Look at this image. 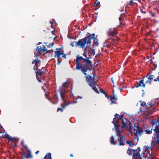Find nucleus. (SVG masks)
<instances>
[{
	"mask_svg": "<svg viewBox=\"0 0 159 159\" xmlns=\"http://www.w3.org/2000/svg\"><path fill=\"white\" fill-rule=\"evenodd\" d=\"M93 39V44L92 45L93 48H91V50L94 51L95 48L98 46L99 43L98 40L97 38V36L95 37L94 34H90L88 32L86 34L85 37L82 39L79 40L78 42H75L76 46H80L82 48H84V47L86 44L87 47L88 46L89 47L91 43V40Z\"/></svg>",
	"mask_w": 159,
	"mask_h": 159,
	"instance_id": "f257e3e1",
	"label": "nucleus"
},
{
	"mask_svg": "<svg viewBox=\"0 0 159 159\" xmlns=\"http://www.w3.org/2000/svg\"><path fill=\"white\" fill-rule=\"evenodd\" d=\"M90 57H86L84 58L82 56H77L76 57V69L80 70L85 75H87L86 72L88 70H92V62L89 60Z\"/></svg>",
	"mask_w": 159,
	"mask_h": 159,
	"instance_id": "f03ea898",
	"label": "nucleus"
},
{
	"mask_svg": "<svg viewBox=\"0 0 159 159\" xmlns=\"http://www.w3.org/2000/svg\"><path fill=\"white\" fill-rule=\"evenodd\" d=\"M141 149L139 147H138L136 150L133 149H129L127 151V153L130 155L133 154L132 159H143L140 156V152Z\"/></svg>",
	"mask_w": 159,
	"mask_h": 159,
	"instance_id": "7ed1b4c3",
	"label": "nucleus"
},
{
	"mask_svg": "<svg viewBox=\"0 0 159 159\" xmlns=\"http://www.w3.org/2000/svg\"><path fill=\"white\" fill-rule=\"evenodd\" d=\"M85 78H86V81L88 83L89 85L91 87L92 89L96 93H99V92L96 87L97 85L96 81L92 79V77L89 75H88Z\"/></svg>",
	"mask_w": 159,
	"mask_h": 159,
	"instance_id": "20e7f679",
	"label": "nucleus"
},
{
	"mask_svg": "<svg viewBox=\"0 0 159 159\" xmlns=\"http://www.w3.org/2000/svg\"><path fill=\"white\" fill-rule=\"evenodd\" d=\"M67 92V91L64 89L59 88V93L62 100L64 102L63 103L64 104L65 106H66L71 103V102H70L68 101V102H67V100L65 99L66 94Z\"/></svg>",
	"mask_w": 159,
	"mask_h": 159,
	"instance_id": "39448f33",
	"label": "nucleus"
},
{
	"mask_svg": "<svg viewBox=\"0 0 159 159\" xmlns=\"http://www.w3.org/2000/svg\"><path fill=\"white\" fill-rule=\"evenodd\" d=\"M39 61L38 59H35L32 61V64H35V66L34 67V69L35 70V72L36 74V78L39 82H40V78L39 77L40 76V70L38 69V67L37 64L39 62Z\"/></svg>",
	"mask_w": 159,
	"mask_h": 159,
	"instance_id": "423d86ee",
	"label": "nucleus"
},
{
	"mask_svg": "<svg viewBox=\"0 0 159 159\" xmlns=\"http://www.w3.org/2000/svg\"><path fill=\"white\" fill-rule=\"evenodd\" d=\"M134 132L136 135H141L143 134V130L142 127H140L138 124H136L133 128Z\"/></svg>",
	"mask_w": 159,
	"mask_h": 159,
	"instance_id": "0eeeda50",
	"label": "nucleus"
},
{
	"mask_svg": "<svg viewBox=\"0 0 159 159\" xmlns=\"http://www.w3.org/2000/svg\"><path fill=\"white\" fill-rule=\"evenodd\" d=\"M124 115L123 114L120 115V117L121 118L122 125L121 126L122 128H128V124L130 125L131 123L129 121H128L126 119L124 118Z\"/></svg>",
	"mask_w": 159,
	"mask_h": 159,
	"instance_id": "6e6552de",
	"label": "nucleus"
},
{
	"mask_svg": "<svg viewBox=\"0 0 159 159\" xmlns=\"http://www.w3.org/2000/svg\"><path fill=\"white\" fill-rule=\"evenodd\" d=\"M109 30L107 32V34L109 37L108 39L115 40L116 39H114L113 37L117 34V32L115 31L116 29L112 30L111 29H109Z\"/></svg>",
	"mask_w": 159,
	"mask_h": 159,
	"instance_id": "1a4fd4ad",
	"label": "nucleus"
},
{
	"mask_svg": "<svg viewBox=\"0 0 159 159\" xmlns=\"http://www.w3.org/2000/svg\"><path fill=\"white\" fill-rule=\"evenodd\" d=\"M120 115L117 114H116L115 115V116L112 123L113 124L115 127H119L120 126L118 124V120L121 119V118L120 117Z\"/></svg>",
	"mask_w": 159,
	"mask_h": 159,
	"instance_id": "9d476101",
	"label": "nucleus"
},
{
	"mask_svg": "<svg viewBox=\"0 0 159 159\" xmlns=\"http://www.w3.org/2000/svg\"><path fill=\"white\" fill-rule=\"evenodd\" d=\"M2 137L3 138H7L9 142L11 141V142H18V139L16 138H12L7 134H6L5 135L2 136Z\"/></svg>",
	"mask_w": 159,
	"mask_h": 159,
	"instance_id": "9b49d317",
	"label": "nucleus"
},
{
	"mask_svg": "<svg viewBox=\"0 0 159 159\" xmlns=\"http://www.w3.org/2000/svg\"><path fill=\"white\" fill-rule=\"evenodd\" d=\"M56 50L55 51L54 53H55V55L54 57H57L58 59H59L60 57V56L61 55L64 54L63 51H59V49L58 48H56Z\"/></svg>",
	"mask_w": 159,
	"mask_h": 159,
	"instance_id": "f8f14e48",
	"label": "nucleus"
},
{
	"mask_svg": "<svg viewBox=\"0 0 159 159\" xmlns=\"http://www.w3.org/2000/svg\"><path fill=\"white\" fill-rule=\"evenodd\" d=\"M145 77H146V78H148V80L145 82L146 84H147L148 83L150 84L151 83L152 80H153L154 76L153 75H149L148 74H147Z\"/></svg>",
	"mask_w": 159,
	"mask_h": 159,
	"instance_id": "ddd939ff",
	"label": "nucleus"
},
{
	"mask_svg": "<svg viewBox=\"0 0 159 159\" xmlns=\"http://www.w3.org/2000/svg\"><path fill=\"white\" fill-rule=\"evenodd\" d=\"M42 89L43 90L44 92L45 93V96L46 97V98H47L48 99V100L52 103H53V104L55 103V102H53L49 98H48V93H47V92L48 91H47L48 89H47V87L46 86H45L44 87L42 86Z\"/></svg>",
	"mask_w": 159,
	"mask_h": 159,
	"instance_id": "4468645a",
	"label": "nucleus"
},
{
	"mask_svg": "<svg viewBox=\"0 0 159 159\" xmlns=\"http://www.w3.org/2000/svg\"><path fill=\"white\" fill-rule=\"evenodd\" d=\"M125 136H121V137L118 138V141L119 142L118 145L119 146H124L125 143H124V141L125 140Z\"/></svg>",
	"mask_w": 159,
	"mask_h": 159,
	"instance_id": "2eb2a0df",
	"label": "nucleus"
},
{
	"mask_svg": "<svg viewBox=\"0 0 159 159\" xmlns=\"http://www.w3.org/2000/svg\"><path fill=\"white\" fill-rule=\"evenodd\" d=\"M27 151L28 153V155L26 156H25V154L24 152H23V155L26 158H31L32 157V156L31 154L30 151L29 149H27Z\"/></svg>",
	"mask_w": 159,
	"mask_h": 159,
	"instance_id": "dca6fc26",
	"label": "nucleus"
},
{
	"mask_svg": "<svg viewBox=\"0 0 159 159\" xmlns=\"http://www.w3.org/2000/svg\"><path fill=\"white\" fill-rule=\"evenodd\" d=\"M113 97H112L110 98L111 101V104H113V103H114V101L113 100H117V98L116 96L115 95L114 93V92L113 93Z\"/></svg>",
	"mask_w": 159,
	"mask_h": 159,
	"instance_id": "f3484780",
	"label": "nucleus"
},
{
	"mask_svg": "<svg viewBox=\"0 0 159 159\" xmlns=\"http://www.w3.org/2000/svg\"><path fill=\"white\" fill-rule=\"evenodd\" d=\"M63 88L65 89H67L68 88V86L67 85V82H66L63 83L61 86L59 88Z\"/></svg>",
	"mask_w": 159,
	"mask_h": 159,
	"instance_id": "a211bd4d",
	"label": "nucleus"
},
{
	"mask_svg": "<svg viewBox=\"0 0 159 159\" xmlns=\"http://www.w3.org/2000/svg\"><path fill=\"white\" fill-rule=\"evenodd\" d=\"M110 143L111 144L116 145V141L114 140V138L113 136H112L110 139Z\"/></svg>",
	"mask_w": 159,
	"mask_h": 159,
	"instance_id": "6ab92c4d",
	"label": "nucleus"
},
{
	"mask_svg": "<svg viewBox=\"0 0 159 159\" xmlns=\"http://www.w3.org/2000/svg\"><path fill=\"white\" fill-rule=\"evenodd\" d=\"M115 127V129H116V131L117 136H118L119 137V138L120 137H121V136L120 135H121V131H120L118 129L119 127Z\"/></svg>",
	"mask_w": 159,
	"mask_h": 159,
	"instance_id": "aec40b11",
	"label": "nucleus"
},
{
	"mask_svg": "<svg viewBox=\"0 0 159 159\" xmlns=\"http://www.w3.org/2000/svg\"><path fill=\"white\" fill-rule=\"evenodd\" d=\"M44 159H52L51 157V154L49 152L47 154L44 158Z\"/></svg>",
	"mask_w": 159,
	"mask_h": 159,
	"instance_id": "412c9836",
	"label": "nucleus"
},
{
	"mask_svg": "<svg viewBox=\"0 0 159 159\" xmlns=\"http://www.w3.org/2000/svg\"><path fill=\"white\" fill-rule=\"evenodd\" d=\"M143 83V81H142L141 80L139 81V82L137 83V85L135 86V87L137 88L139 87H141V85H142Z\"/></svg>",
	"mask_w": 159,
	"mask_h": 159,
	"instance_id": "4be33fe9",
	"label": "nucleus"
},
{
	"mask_svg": "<svg viewBox=\"0 0 159 159\" xmlns=\"http://www.w3.org/2000/svg\"><path fill=\"white\" fill-rule=\"evenodd\" d=\"M126 143L129 145L130 147H133L135 145V144L132 143L131 141H126Z\"/></svg>",
	"mask_w": 159,
	"mask_h": 159,
	"instance_id": "5701e85b",
	"label": "nucleus"
},
{
	"mask_svg": "<svg viewBox=\"0 0 159 159\" xmlns=\"http://www.w3.org/2000/svg\"><path fill=\"white\" fill-rule=\"evenodd\" d=\"M148 158L149 159H155V157L154 156H153L152 153H149V155H148Z\"/></svg>",
	"mask_w": 159,
	"mask_h": 159,
	"instance_id": "b1692460",
	"label": "nucleus"
},
{
	"mask_svg": "<svg viewBox=\"0 0 159 159\" xmlns=\"http://www.w3.org/2000/svg\"><path fill=\"white\" fill-rule=\"evenodd\" d=\"M46 72V70L45 68L43 67L41 70H40V76L42 74L45 73Z\"/></svg>",
	"mask_w": 159,
	"mask_h": 159,
	"instance_id": "393cba45",
	"label": "nucleus"
},
{
	"mask_svg": "<svg viewBox=\"0 0 159 159\" xmlns=\"http://www.w3.org/2000/svg\"><path fill=\"white\" fill-rule=\"evenodd\" d=\"M47 49L45 47H43L42 48L40 47V52H46Z\"/></svg>",
	"mask_w": 159,
	"mask_h": 159,
	"instance_id": "a878e982",
	"label": "nucleus"
},
{
	"mask_svg": "<svg viewBox=\"0 0 159 159\" xmlns=\"http://www.w3.org/2000/svg\"><path fill=\"white\" fill-rule=\"evenodd\" d=\"M18 142H11V145L13 148H16L17 147V145L16 143Z\"/></svg>",
	"mask_w": 159,
	"mask_h": 159,
	"instance_id": "bb28decb",
	"label": "nucleus"
},
{
	"mask_svg": "<svg viewBox=\"0 0 159 159\" xmlns=\"http://www.w3.org/2000/svg\"><path fill=\"white\" fill-rule=\"evenodd\" d=\"M21 144L22 145L23 147L25 148V149H26L27 150V149H29L26 145H25L24 143V142L23 141H22L21 142Z\"/></svg>",
	"mask_w": 159,
	"mask_h": 159,
	"instance_id": "cd10ccee",
	"label": "nucleus"
},
{
	"mask_svg": "<svg viewBox=\"0 0 159 159\" xmlns=\"http://www.w3.org/2000/svg\"><path fill=\"white\" fill-rule=\"evenodd\" d=\"M152 129L151 130H150L149 129L145 130L146 133L148 134H151L152 133Z\"/></svg>",
	"mask_w": 159,
	"mask_h": 159,
	"instance_id": "c85d7f7f",
	"label": "nucleus"
},
{
	"mask_svg": "<svg viewBox=\"0 0 159 159\" xmlns=\"http://www.w3.org/2000/svg\"><path fill=\"white\" fill-rule=\"evenodd\" d=\"M140 10L141 12L145 14L146 13V9L145 8H140Z\"/></svg>",
	"mask_w": 159,
	"mask_h": 159,
	"instance_id": "c756f323",
	"label": "nucleus"
},
{
	"mask_svg": "<svg viewBox=\"0 0 159 159\" xmlns=\"http://www.w3.org/2000/svg\"><path fill=\"white\" fill-rule=\"evenodd\" d=\"M54 44V43L53 42H52L51 43H50L48 45H47V46L48 48H51L53 46Z\"/></svg>",
	"mask_w": 159,
	"mask_h": 159,
	"instance_id": "7c9ffc66",
	"label": "nucleus"
},
{
	"mask_svg": "<svg viewBox=\"0 0 159 159\" xmlns=\"http://www.w3.org/2000/svg\"><path fill=\"white\" fill-rule=\"evenodd\" d=\"M149 13L151 14V15L152 17H155L156 16V13L155 12L150 11Z\"/></svg>",
	"mask_w": 159,
	"mask_h": 159,
	"instance_id": "2f4dec72",
	"label": "nucleus"
},
{
	"mask_svg": "<svg viewBox=\"0 0 159 159\" xmlns=\"http://www.w3.org/2000/svg\"><path fill=\"white\" fill-rule=\"evenodd\" d=\"M66 106H65V105H64V106L63 107V108H60L59 107L57 109V111H59L60 110H61L62 112L63 111V108H65V107H66Z\"/></svg>",
	"mask_w": 159,
	"mask_h": 159,
	"instance_id": "473e14b6",
	"label": "nucleus"
},
{
	"mask_svg": "<svg viewBox=\"0 0 159 159\" xmlns=\"http://www.w3.org/2000/svg\"><path fill=\"white\" fill-rule=\"evenodd\" d=\"M54 99H55L56 101H58V95H57V94H55L54 95Z\"/></svg>",
	"mask_w": 159,
	"mask_h": 159,
	"instance_id": "72a5a7b5",
	"label": "nucleus"
},
{
	"mask_svg": "<svg viewBox=\"0 0 159 159\" xmlns=\"http://www.w3.org/2000/svg\"><path fill=\"white\" fill-rule=\"evenodd\" d=\"M53 52V50H47L46 52L45 53H51Z\"/></svg>",
	"mask_w": 159,
	"mask_h": 159,
	"instance_id": "f704fd0d",
	"label": "nucleus"
},
{
	"mask_svg": "<svg viewBox=\"0 0 159 159\" xmlns=\"http://www.w3.org/2000/svg\"><path fill=\"white\" fill-rule=\"evenodd\" d=\"M76 41H74V42H71V43H70V45L72 46V47H74L75 46H75L76 47V43H75V42Z\"/></svg>",
	"mask_w": 159,
	"mask_h": 159,
	"instance_id": "c9c22d12",
	"label": "nucleus"
},
{
	"mask_svg": "<svg viewBox=\"0 0 159 159\" xmlns=\"http://www.w3.org/2000/svg\"><path fill=\"white\" fill-rule=\"evenodd\" d=\"M155 108H153L150 112L149 113V115L152 114L153 112L154 111H155Z\"/></svg>",
	"mask_w": 159,
	"mask_h": 159,
	"instance_id": "e433bc0d",
	"label": "nucleus"
},
{
	"mask_svg": "<svg viewBox=\"0 0 159 159\" xmlns=\"http://www.w3.org/2000/svg\"><path fill=\"white\" fill-rule=\"evenodd\" d=\"M36 51L37 52V53L40 54V48L39 46H38L37 48Z\"/></svg>",
	"mask_w": 159,
	"mask_h": 159,
	"instance_id": "4c0bfd02",
	"label": "nucleus"
},
{
	"mask_svg": "<svg viewBox=\"0 0 159 159\" xmlns=\"http://www.w3.org/2000/svg\"><path fill=\"white\" fill-rule=\"evenodd\" d=\"M100 92L101 93H102L103 94H105V93H106V92H105L104 91H103V90H102V89H100Z\"/></svg>",
	"mask_w": 159,
	"mask_h": 159,
	"instance_id": "58836bf2",
	"label": "nucleus"
},
{
	"mask_svg": "<svg viewBox=\"0 0 159 159\" xmlns=\"http://www.w3.org/2000/svg\"><path fill=\"white\" fill-rule=\"evenodd\" d=\"M159 76L157 77L156 79H155L153 80L154 81H159V72H158Z\"/></svg>",
	"mask_w": 159,
	"mask_h": 159,
	"instance_id": "ea45409f",
	"label": "nucleus"
},
{
	"mask_svg": "<svg viewBox=\"0 0 159 159\" xmlns=\"http://www.w3.org/2000/svg\"><path fill=\"white\" fill-rule=\"evenodd\" d=\"M147 106V107L149 108L152 107V104L151 103H149V104H148Z\"/></svg>",
	"mask_w": 159,
	"mask_h": 159,
	"instance_id": "a19ab883",
	"label": "nucleus"
},
{
	"mask_svg": "<svg viewBox=\"0 0 159 159\" xmlns=\"http://www.w3.org/2000/svg\"><path fill=\"white\" fill-rule=\"evenodd\" d=\"M135 2H133V0H131L130 1L129 3V5H131L133 3H134Z\"/></svg>",
	"mask_w": 159,
	"mask_h": 159,
	"instance_id": "79ce46f5",
	"label": "nucleus"
},
{
	"mask_svg": "<svg viewBox=\"0 0 159 159\" xmlns=\"http://www.w3.org/2000/svg\"><path fill=\"white\" fill-rule=\"evenodd\" d=\"M105 95V97L109 99V98H110L111 97H110L109 96H108L107 95V94L106 93H105V94H104Z\"/></svg>",
	"mask_w": 159,
	"mask_h": 159,
	"instance_id": "37998d69",
	"label": "nucleus"
},
{
	"mask_svg": "<svg viewBox=\"0 0 159 159\" xmlns=\"http://www.w3.org/2000/svg\"><path fill=\"white\" fill-rule=\"evenodd\" d=\"M62 55V57L63 58H64V59H66V54H64Z\"/></svg>",
	"mask_w": 159,
	"mask_h": 159,
	"instance_id": "c03bdc74",
	"label": "nucleus"
},
{
	"mask_svg": "<svg viewBox=\"0 0 159 159\" xmlns=\"http://www.w3.org/2000/svg\"><path fill=\"white\" fill-rule=\"evenodd\" d=\"M100 2H96L94 3V5L96 6H97V5H99Z\"/></svg>",
	"mask_w": 159,
	"mask_h": 159,
	"instance_id": "a18cd8bd",
	"label": "nucleus"
},
{
	"mask_svg": "<svg viewBox=\"0 0 159 159\" xmlns=\"http://www.w3.org/2000/svg\"><path fill=\"white\" fill-rule=\"evenodd\" d=\"M145 78H146V77H145V76L144 77H143L142 78V79L141 80H140L142 81H143V82L144 80L145 79Z\"/></svg>",
	"mask_w": 159,
	"mask_h": 159,
	"instance_id": "49530a36",
	"label": "nucleus"
},
{
	"mask_svg": "<svg viewBox=\"0 0 159 159\" xmlns=\"http://www.w3.org/2000/svg\"><path fill=\"white\" fill-rule=\"evenodd\" d=\"M145 83H143L142 85H141V87H143L144 88L145 86Z\"/></svg>",
	"mask_w": 159,
	"mask_h": 159,
	"instance_id": "de8ad7c7",
	"label": "nucleus"
},
{
	"mask_svg": "<svg viewBox=\"0 0 159 159\" xmlns=\"http://www.w3.org/2000/svg\"><path fill=\"white\" fill-rule=\"evenodd\" d=\"M144 154H145L144 152L142 153L141 154V156H140L141 157H142L143 156V157H145L144 156Z\"/></svg>",
	"mask_w": 159,
	"mask_h": 159,
	"instance_id": "09e8293b",
	"label": "nucleus"
},
{
	"mask_svg": "<svg viewBox=\"0 0 159 159\" xmlns=\"http://www.w3.org/2000/svg\"><path fill=\"white\" fill-rule=\"evenodd\" d=\"M88 45H89L88 46ZM89 47H88V46H87V47L86 46V48H84V51L85 52V51H87V48H89Z\"/></svg>",
	"mask_w": 159,
	"mask_h": 159,
	"instance_id": "8fccbe9b",
	"label": "nucleus"
},
{
	"mask_svg": "<svg viewBox=\"0 0 159 159\" xmlns=\"http://www.w3.org/2000/svg\"><path fill=\"white\" fill-rule=\"evenodd\" d=\"M121 15H122V14H121L120 16V17H119V19L120 21L121 20H122V19H121Z\"/></svg>",
	"mask_w": 159,
	"mask_h": 159,
	"instance_id": "3c124183",
	"label": "nucleus"
},
{
	"mask_svg": "<svg viewBox=\"0 0 159 159\" xmlns=\"http://www.w3.org/2000/svg\"><path fill=\"white\" fill-rule=\"evenodd\" d=\"M93 55V52H90V53L89 54V56H90V57H91L92 55Z\"/></svg>",
	"mask_w": 159,
	"mask_h": 159,
	"instance_id": "603ef678",
	"label": "nucleus"
},
{
	"mask_svg": "<svg viewBox=\"0 0 159 159\" xmlns=\"http://www.w3.org/2000/svg\"><path fill=\"white\" fill-rule=\"evenodd\" d=\"M50 22L51 24V25L52 27V28H53V27H52V22L50 21Z\"/></svg>",
	"mask_w": 159,
	"mask_h": 159,
	"instance_id": "864d4df0",
	"label": "nucleus"
},
{
	"mask_svg": "<svg viewBox=\"0 0 159 159\" xmlns=\"http://www.w3.org/2000/svg\"><path fill=\"white\" fill-rule=\"evenodd\" d=\"M111 82L113 83V84H114V81L113 79V78H111Z\"/></svg>",
	"mask_w": 159,
	"mask_h": 159,
	"instance_id": "5fc2aeb1",
	"label": "nucleus"
},
{
	"mask_svg": "<svg viewBox=\"0 0 159 159\" xmlns=\"http://www.w3.org/2000/svg\"><path fill=\"white\" fill-rule=\"evenodd\" d=\"M95 77L96 76L95 75H93V77H92V79H93L94 80V79L95 78Z\"/></svg>",
	"mask_w": 159,
	"mask_h": 159,
	"instance_id": "6e6d98bb",
	"label": "nucleus"
},
{
	"mask_svg": "<svg viewBox=\"0 0 159 159\" xmlns=\"http://www.w3.org/2000/svg\"><path fill=\"white\" fill-rule=\"evenodd\" d=\"M39 151H36L35 153L36 154H38V153L39 152Z\"/></svg>",
	"mask_w": 159,
	"mask_h": 159,
	"instance_id": "4d7b16f0",
	"label": "nucleus"
},
{
	"mask_svg": "<svg viewBox=\"0 0 159 159\" xmlns=\"http://www.w3.org/2000/svg\"><path fill=\"white\" fill-rule=\"evenodd\" d=\"M53 32H54V31H52V34H53V35H55V34H54V33Z\"/></svg>",
	"mask_w": 159,
	"mask_h": 159,
	"instance_id": "13d9d810",
	"label": "nucleus"
},
{
	"mask_svg": "<svg viewBox=\"0 0 159 159\" xmlns=\"http://www.w3.org/2000/svg\"><path fill=\"white\" fill-rule=\"evenodd\" d=\"M0 127L1 129H3L2 126L0 125Z\"/></svg>",
	"mask_w": 159,
	"mask_h": 159,
	"instance_id": "bf43d9fd",
	"label": "nucleus"
},
{
	"mask_svg": "<svg viewBox=\"0 0 159 159\" xmlns=\"http://www.w3.org/2000/svg\"><path fill=\"white\" fill-rule=\"evenodd\" d=\"M70 156L72 157L73 155V154H71L70 155Z\"/></svg>",
	"mask_w": 159,
	"mask_h": 159,
	"instance_id": "052dcab7",
	"label": "nucleus"
},
{
	"mask_svg": "<svg viewBox=\"0 0 159 159\" xmlns=\"http://www.w3.org/2000/svg\"><path fill=\"white\" fill-rule=\"evenodd\" d=\"M40 82H42V79H40Z\"/></svg>",
	"mask_w": 159,
	"mask_h": 159,
	"instance_id": "680f3d73",
	"label": "nucleus"
},
{
	"mask_svg": "<svg viewBox=\"0 0 159 159\" xmlns=\"http://www.w3.org/2000/svg\"><path fill=\"white\" fill-rule=\"evenodd\" d=\"M143 105V103H141V105L142 106V105Z\"/></svg>",
	"mask_w": 159,
	"mask_h": 159,
	"instance_id": "e2e57ef3",
	"label": "nucleus"
},
{
	"mask_svg": "<svg viewBox=\"0 0 159 159\" xmlns=\"http://www.w3.org/2000/svg\"><path fill=\"white\" fill-rule=\"evenodd\" d=\"M144 93H143L142 96H143V95H144Z\"/></svg>",
	"mask_w": 159,
	"mask_h": 159,
	"instance_id": "0e129e2a",
	"label": "nucleus"
},
{
	"mask_svg": "<svg viewBox=\"0 0 159 159\" xmlns=\"http://www.w3.org/2000/svg\"><path fill=\"white\" fill-rule=\"evenodd\" d=\"M38 44H40V42H39L38 43Z\"/></svg>",
	"mask_w": 159,
	"mask_h": 159,
	"instance_id": "69168bd1",
	"label": "nucleus"
},
{
	"mask_svg": "<svg viewBox=\"0 0 159 159\" xmlns=\"http://www.w3.org/2000/svg\"><path fill=\"white\" fill-rule=\"evenodd\" d=\"M142 92L144 91V90H143H143H142Z\"/></svg>",
	"mask_w": 159,
	"mask_h": 159,
	"instance_id": "338daca9",
	"label": "nucleus"
},
{
	"mask_svg": "<svg viewBox=\"0 0 159 159\" xmlns=\"http://www.w3.org/2000/svg\"><path fill=\"white\" fill-rule=\"evenodd\" d=\"M80 99H81L82 98V97H80Z\"/></svg>",
	"mask_w": 159,
	"mask_h": 159,
	"instance_id": "774afa93",
	"label": "nucleus"
}]
</instances>
